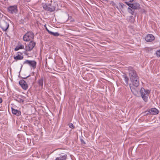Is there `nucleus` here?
<instances>
[{
    "label": "nucleus",
    "instance_id": "obj_1",
    "mask_svg": "<svg viewBox=\"0 0 160 160\" xmlns=\"http://www.w3.org/2000/svg\"><path fill=\"white\" fill-rule=\"evenodd\" d=\"M129 77L132 85L135 87H138L139 84L138 77L136 72L131 67L128 69Z\"/></svg>",
    "mask_w": 160,
    "mask_h": 160
},
{
    "label": "nucleus",
    "instance_id": "obj_2",
    "mask_svg": "<svg viewBox=\"0 0 160 160\" xmlns=\"http://www.w3.org/2000/svg\"><path fill=\"white\" fill-rule=\"evenodd\" d=\"M141 96L143 100L145 102H147L148 99V95L150 93V91L148 90H145L143 88H142L140 90Z\"/></svg>",
    "mask_w": 160,
    "mask_h": 160
},
{
    "label": "nucleus",
    "instance_id": "obj_3",
    "mask_svg": "<svg viewBox=\"0 0 160 160\" xmlns=\"http://www.w3.org/2000/svg\"><path fill=\"white\" fill-rule=\"evenodd\" d=\"M33 33L31 31L28 32L23 37V40L25 41H28L33 39Z\"/></svg>",
    "mask_w": 160,
    "mask_h": 160
},
{
    "label": "nucleus",
    "instance_id": "obj_4",
    "mask_svg": "<svg viewBox=\"0 0 160 160\" xmlns=\"http://www.w3.org/2000/svg\"><path fill=\"white\" fill-rule=\"evenodd\" d=\"M9 20L7 19L6 20H2L0 24V27L4 31H6L9 27Z\"/></svg>",
    "mask_w": 160,
    "mask_h": 160
},
{
    "label": "nucleus",
    "instance_id": "obj_5",
    "mask_svg": "<svg viewBox=\"0 0 160 160\" xmlns=\"http://www.w3.org/2000/svg\"><path fill=\"white\" fill-rule=\"evenodd\" d=\"M45 79L44 77L42 76L38 80L37 83L38 84L39 89H42L43 88L44 84H46Z\"/></svg>",
    "mask_w": 160,
    "mask_h": 160
},
{
    "label": "nucleus",
    "instance_id": "obj_6",
    "mask_svg": "<svg viewBox=\"0 0 160 160\" xmlns=\"http://www.w3.org/2000/svg\"><path fill=\"white\" fill-rule=\"evenodd\" d=\"M42 6L44 10L50 12H53L55 10V7L50 4H43Z\"/></svg>",
    "mask_w": 160,
    "mask_h": 160
},
{
    "label": "nucleus",
    "instance_id": "obj_7",
    "mask_svg": "<svg viewBox=\"0 0 160 160\" xmlns=\"http://www.w3.org/2000/svg\"><path fill=\"white\" fill-rule=\"evenodd\" d=\"M36 42L33 41H31L29 44L26 45L25 49L26 51H31L32 50L36 45Z\"/></svg>",
    "mask_w": 160,
    "mask_h": 160
},
{
    "label": "nucleus",
    "instance_id": "obj_8",
    "mask_svg": "<svg viewBox=\"0 0 160 160\" xmlns=\"http://www.w3.org/2000/svg\"><path fill=\"white\" fill-rule=\"evenodd\" d=\"M8 12L10 13L13 14L16 13L18 12V8L16 5L10 6L7 8Z\"/></svg>",
    "mask_w": 160,
    "mask_h": 160
},
{
    "label": "nucleus",
    "instance_id": "obj_9",
    "mask_svg": "<svg viewBox=\"0 0 160 160\" xmlns=\"http://www.w3.org/2000/svg\"><path fill=\"white\" fill-rule=\"evenodd\" d=\"M23 64H27L33 69H35L36 68L37 62L34 60H27L23 62Z\"/></svg>",
    "mask_w": 160,
    "mask_h": 160
},
{
    "label": "nucleus",
    "instance_id": "obj_10",
    "mask_svg": "<svg viewBox=\"0 0 160 160\" xmlns=\"http://www.w3.org/2000/svg\"><path fill=\"white\" fill-rule=\"evenodd\" d=\"M126 3L129 7L134 9H138L140 6L139 3H130L128 2H126Z\"/></svg>",
    "mask_w": 160,
    "mask_h": 160
},
{
    "label": "nucleus",
    "instance_id": "obj_11",
    "mask_svg": "<svg viewBox=\"0 0 160 160\" xmlns=\"http://www.w3.org/2000/svg\"><path fill=\"white\" fill-rule=\"evenodd\" d=\"M19 84L23 90H26L28 89V85L24 80L22 79L20 80Z\"/></svg>",
    "mask_w": 160,
    "mask_h": 160
},
{
    "label": "nucleus",
    "instance_id": "obj_12",
    "mask_svg": "<svg viewBox=\"0 0 160 160\" xmlns=\"http://www.w3.org/2000/svg\"><path fill=\"white\" fill-rule=\"evenodd\" d=\"M154 39V37L151 34L147 35L145 38V40L148 42H151Z\"/></svg>",
    "mask_w": 160,
    "mask_h": 160
},
{
    "label": "nucleus",
    "instance_id": "obj_13",
    "mask_svg": "<svg viewBox=\"0 0 160 160\" xmlns=\"http://www.w3.org/2000/svg\"><path fill=\"white\" fill-rule=\"evenodd\" d=\"M158 110L155 108H152L148 111L146 114H148L149 113L151 114H157L159 113Z\"/></svg>",
    "mask_w": 160,
    "mask_h": 160
},
{
    "label": "nucleus",
    "instance_id": "obj_14",
    "mask_svg": "<svg viewBox=\"0 0 160 160\" xmlns=\"http://www.w3.org/2000/svg\"><path fill=\"white\" fill-rule=\"evenodd\" d=\"M12 113L17 116H19L21 114V112L19 110L15 109L12 108Z\"/></svg>",
    "mask_w": 160,
    "mask_h": 160
},
{
    "label": "nucleus",
    "instance_id": "obj_15",
    "mask_svg": "<svg viewBox=\"0 0 160 160\" xmlns=\"http://www.w3.org/2000/svg\"><path fill=\"white\" fill-rule=\"evenodd\" d=\"M14 59L16 61L18 60H22L23 58V56L19 54H18V55L15 56H14Z\"/></svg>",
    "mask_w": 160,
    "mask_h": 160
},
{
    "label": "nucleus",
    "instance_id": "obj_16",
    "mask_svg": "<svg viewBox=\"0 0 160 160\" xmlns=\"http://www.w3.org/2000/svg\"><path fill=\"white\" fill-rule=\"evenodd\" d=\"M67 156L65 154L63 156H61L57 158L55 160H65L67 158Z\"/></svg>",
    "mask_w": 160,
    "mask_h": 160
},
{
    "label": "nucleus",
    "instance_id": "obj_17",
    "mask_svg": "<svg viewBox=\"0 0 160 160\" xmlns=\"http://www.w3.org/2000/svg\"><path fill=\"white\" fill-rule=\"evenodd\" d=\"M122 78L124 79L126 83V85H128V78L125 75L122 76Z\"/></svg>",
    "mask_w": 160,
    "mask_h": 160
},
{
    "label": "nucleus",
    "instance_id": "obj_18",
    "mask_svg": "<svg viewBox=\"0 0 160 160\" xmlns=\"http://www.w3.org/2000/svg\"><path fill=\"white\" fill-rule=\"evenodd\" d=\"M24 48V46L23 45L21 44L20 45H18L16 46V48H14L15 51H16L19 50V49H23Z\"/></svg>",
    "mask_w": 160,
    "mask_h": 160
},
{
    "label": "nucleus",
    "instance_id": "obj_19",
    "mask_svg": "<svg viewBox=\"0 0 160 160\" xmlns=\"http://www.w3.org/2000/svg\"><path fill=\"white\" fill-rule=\"evenodd\" d=\"M48 32L50 34L52 35L55 36L57 37L59 35V34L57 32H54L50 31H48Z\"/></svg>",
    "mask_w": 160,
    "mask_h": 160
},
{
    "label": "nucleus",
    "instance_id": "obj_20",
    "mask_svg": "<svg viewBox=\"0 0 160 160\" xmlns=\"http://www.w3.org/2000/svg\"><path fill=\"white\" fill-rule=\"evenodd\" d=\"M134 9H131L130 8H128V11L129 12L131 13L132 15H133L134 14Z\"/></svg>",
    "mask_w": 160,
    "mask_h": 160
},
{
    "label": "nucleus",
    "instance_id": "obj_21",
    "mask_svg": "<svg viewBox=\"0 0 160 160\" xmlns=\"http://www.w3.org/2000/svg\"><path fill=\"white\" fill-rule=\"evenodd\" d=\"M14 100L19 102H24L23 100L18 97L17 98L15 99Z\"/></svg>",
    "mask_w": 160,
    "mask_h": 160
},
{
    "label": "nucleus",
    "instance_id": "obj_22",
    "mask_svg": "<svg viewBox=\"0 0 160 160\" xmlns=\"http://www.w3.org/2000/svg\"><path fill=\"white\" fill-rule=\"evenodd\" d=\"M68 125H69V127L71 128H74V126L73 125V124H72V123H69V124H68Z\"/></svg>",
    "mask_w": 160,
    "mask_h": 160
},
{
    "label": "nucleus",
    "instance_id": "obj_23",
    "mask_svg": "<svg viewBox=\"0 0 160 160\" xmlns=\"http://www.w3.org/2000/svg\"><path fill=\"white\" fill-rule=\"evenodd\" d=\"M156 54L158 57H160V49L157 51Z\"/></svg>",
    "mask_w": 160,
    "mask_h": 160
},
{
    "label": "nucleus",
    "instance_id": "obj_24",
    "mask_svg": "<svg viewBox=\"0 0 160 160\" xmlns=\"http://www.w3.org/2000/svg\"><path fill=\"white\" fill-rule=\"evenodd\" d=\"M110 3L113 6H114L116 5V4L115 3V2L113 1H111L110 2Z\"/></svg>",
    "mask_w": 160,
    "mask_h": 160
},
{
    "label": "nucleus",
    "instance_id": "obj_25",
    "mask_svg": "<svg viewBox=\"0 0 160 160\" xmlns=\"http://www.w3.org/2000/svg\"><path fill=\"white\" fill-rule=\"evenodd\" d=\"M81 142L82 143H83L84 144L85 143V142L83 140H82V139H81Z\"/></svg>",
    "mask_w": 160,
    "mask_h": 160
},
{
    "label": "nucleus",
    "instance_id": "obj_26",
    "mask_svg": "<svg viewBox=\"0 0 160 160\" xmlns=\"http://www.w3.org/2000/svg\"><path fill=\"white\" fill-rule=\"evenodd\" d=\"M119 5H120V6H122V5H123V4L122 3H119Z\"/></svg>",
    "mask_w": 160,
    "mask_h": 160
},
{
    "label": "nucleus",
    "instance_id": "obj_27",
    "mask_svg": "<svg viewBox=\"0 0 160 160\" xmlns=\"http://www.w3.org/2000/svg\"><path fill=\"white\" fill-rule=\"evenodd\" d=\"M18 54H20L21 55H22V53L20 52H18Z\"/></svg>",
    "mask_w": 160,
    "mask_h": 160
},
{
    "label": "nucleus",
    "instance_id": "obj_28",
    "mask_svg": "<svg viewBox=\"0 0 160 160\" xmlns=\"http://www.w3.org/2000/svg\"><path fill=\"white\" fill-rule=\"evenodd\" d=\"M2 99L1 98H0V103H2Z\"/></svg>",
    "mask_w": 160,
    "mask_h": 160
},
{
    "label": "nucleus",
    "instance_id": "obj_29",
    "mask_svg": "<svg viewBox=\"0 0 160 160\" xmlns=\"http://www.w3.org/2000/svg\"><path fill=\"white\" fill-rule=\"evenodd\" d=\"M29 76H30V75L27 76V77H24V78H23V79H26L27 78H28V77H29Z\"/></svg>",
    "mask_w": 160,
    "mask_h": 160
},
{
    "label": "nucleus",
    "instance_id": "obj_30",
    "mask_svg": "<svg viewBox=\"0 0 160 160\" xmlns=\"http://www.w3.org/2000/svg\"><path fill=\"white\" fill-rule=\"evenodd\" d=\"M24 20H22V22H21V23H22V24H24Z\"/></svg>",
    "mask_w": 160,
    "mask_h": 160
},
{
    "label": "nucleus",
    "instance_id": "obj_31",
    "mask_svg": "<svg viewBox=\"0 0 160 160\" xmlns=\"http://www.w3.org/2000/svg\"><path fill=\"white\" fill-rule=\"evenodd\" d=\"M46 30L48 32V31H49L48 29V28H46Z\"/></svg>",
    "mask_w": 160,
    "mask_h": 160
},
{
    "label": "nucleus",
    "instance_id": "obj_32",
    "mask_svg": "<svg viewBox=\"0 0 160 160\" xmlns=\"http://www.w3.org/2000/svg\"><path fill=\"white\" fill-rule=\"evenodd\" d=\"M1 15H2V14H1V13L0 12V17H1Z\"/></svg>",
    "mask_w": 160,
    "mask_h": 160
},
{
    "label": "nucleus",
    "instance_id": "obj_33",
    "mask_svg": "<svg viewBox=\"0 0 160 160\" xmlns=\"http://www.w3.org/2000/svg\"><path fill=\"white\" fill-rule=\"evenodd\" d=\"M132 1H133V0H130V2H132Z\"/></svg>",
    "mask_w": 160,
    "mask_h": 160
},
{
    "label": "nucleus",
    "instance_id": "obj_34",
    "mask_svg": "<svg viewBox=\"0 0 160 160\" xmlns=\"http://www.w3.org/2000/svg\"><path fill=\"white\" fill-rule=\"evenodd\" d=\"M24 53L25 54H26V51H25L24 52Z\"/></svg>",
    "mask_w": 160,
    "mask_h": 160
},
{
    "label": "nucleus",
    "instance_id": "obj_35",
    "mask_svg": "<svg viewBox=\"0 0 160 160\" xmlns=\"http://www.w3.org/2000/svg\"><path fill=\"white\" fill-rule=\"evenodd\" d=\"M31 0H29V1H30Z\"/></svg>",
    "mask_w": 160,
    "mask_h": 160
}]
</instances>
